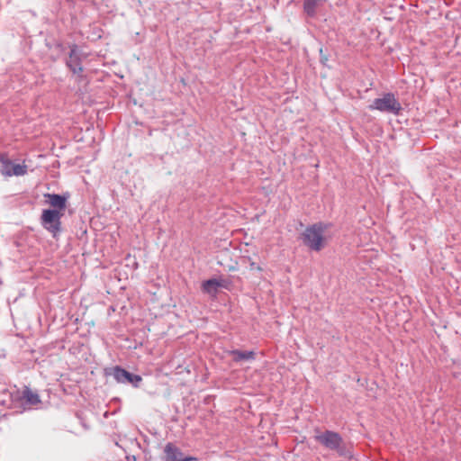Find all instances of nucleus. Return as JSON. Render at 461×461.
Segmentation results:
<instances>
[{
  "label": "nucleus",
  "mask_w": 461,
  "mask_h": 461,
  "mask_svg": "<svg viewBox=\"0 0 461 461\" xmlns=\"http://www.w3.org/2000/svg\"><path fill=\"white\" fill-rule=\"evenodd\" d=\"M314 438L324 447L335 451L341 457L351 459L354 456L352 444L346 442L338 432L325 430L317 433Z\"/></svg>",
  "instance_id": "obj_1"
},
{
  "label": "nucleus",
  "mask_w": 461,
  "mask_h": 461,
  "mask_svg": "<svg viewBox=\"0 0 461 461\" xmlns=\"http://www.w3.org/2000/svg\"><path fill=\"white\" fill-rule=\"evenodd\" d=\"M327 226L321 222L315 223L305 229L303 233L304 245L314 251H320L325 246L324 232Z\"/></svg>",
  "instance_id": "obj_2"
},
{
  "label": "nucleus",
  "mask_w": 461,
  "mask_h": 461,
  "mask_svg": "<svg viewBox=\"0 0 461 461\" xmlns=\"http://www.w3.org/2000/svg\"><path fill=\"white\" fill-rule=\"evenodd\" d=\"M63 215L64 213L56 212V210L43 209L40 216V223L53 238H57L62 231L61 218Z\"/></svg>",
  "instance_id": "obj_3"
},
{
  "label": "nucleus",
  "mask_w": 461,
  "mask_h": 461,
  "mask_svg": "<svg viewBox=\"0 0 461 461\" xmlns=\"http://www.w3.org/2000/svg\"><path fill=\"white\" fill-rule=\"evenodd\" d=\"M369 109L397 115L399 114L402 106L393 94L387 93L381 98L375 99L372 104L369 105Z\"/></svg>",
  "instance_id": "obj_4"
},
{
  "label": "nucleus",
  "mask_w": 461,
  "mask_h": 461,
  "mask_svg": "<svg viewBox=\"0 0 461 461\" xmlns=\"http://www.w3.org/2000/svg\"><path fill=\"white\" fill-rule=\"evenodd\" d=\"M113 376L118 383L131 384L134 387H138L141 381L140 375H133L120 366H115L113 369Z\"/></svg>",
  "instance_id": "obj_5"
},
{
  "label": "nucleus",
  "mask_w": 461,
  "mask_h": 461,
  "mask_svg": "<svg viewBox=\"0 0 461 461\" xmlns=\"http://www.w3.org/2000/svg\"><path fill=\"white\" fill-rule=\"evenodd\" d=\"M45 203L50 206V210H56L65 214L67 208L68 196L58 194H44Z\"/></svg>",
  "instance_id": "obj_6"
},
{
  "label": "nucleus",
  "mask_w": 461,
  "mask_h": 461,
  "mask_svg": "<svg viewBox=\"0 0 461 461\" xmlns=\"http://www.w3.org/2000/svg\"><path fill=\"white\" fill-rule=\"evenodd\" d=\"M67 66L74 74H79L83 71L81 66V60L77 52V46H73L70 50L68 59L67 60Z\"/></svg>",
  "instance_id": "obj_7"
},
{
  "label": "nucleus",
  "mask_w": 461,
  "mask_h": 461,
  "mask_svg": "<svg viewBox=\"0 0 461 461\" xmlns=\"http://www.w3.org/2000/svg\"><path fill=\"white\" fill-rule=\"evenodd\" d=\"M164 454L166 461H179L183 455L181 450L172 443L165 446Z\"/></svg>",
  "instance_id": "obj_8"
},
{
  "label": "nucleus",
  "mask_w": 461,
  "mask_h": 461,
  "mask_svg": "<svg viewBox=\"0 0 461 461\" xmlns=\"http://www.w3.org/2000/svg\"><path fill=\"white\" fill-rule=\"evenodd\" d=\"M218 289H219L218 279H215V278L209 279V280L204 281L202 284V290L204 293H206L212 296H215L217 294Z\"/></svg>",
  "instance_id": "obj_9"
},
{
  "label": "nucleus",
  "mask_w": 461,
  "mask_h": 461,
  "mask_svg": "<svg viewBox=\"0 0 461 461\" xmlns=\"http://www.w3.org/2000/svg\"><path fill=\"white\" fill-rule=\"evenodd\" d=\"M235 362L242 360H252L255 358L254 351L231 350L229 353Z\"/></svg>",
  "instance_id": "obj_10"
},
{
  "label": "nucleus",
  "mask_w": 461,
  "mask_h": 461,
  "mask_svg": "<svg viewBox=\"0 0 461 461\" xmlns=\"http://www.w3.org/2000/svg\"><path fill=\"white\" fill-rule=\"evenodd\" d=\"M23 397L25 401V403L30 405H37L41 403L40 396L37 393L32 391L30 388L26 387L23 393Z\"/></svg>",
  "instance_id": "obj_11"
},
{
  "label": "nucleus",
  "mask_w": 461,
  "mask_h": 461,
  "mask_svg": "<svg viewBox=\"0 0 461 461\" xmlns=\"http://www.w3.org/2000/svg\"><path fill=\"white\" fill-rule=\"evenodd\" d=\"M321 3V0H304L303 2V11L304 13L310 16L313 17L316 14V9Z\"/></svg>",
  "instance_id": "obj_12"
},
{
  "label": "nucleus",
  "mask_w": 461,
  "mask_h": 461,
  "mask_svg": "<svg viewBox=\"0 0 461 461\" xmlns=\"http://www.w3.org/2000/svg\"><path fill=\"white\" fill-rule=\"evenodd\" d=\"M0 163L2 164L0 172L3 176H11L13 163L5 155H0Z\"/></svg>",
  "instance_id": "obj_13"
},
{
  "label": "nucleus",
  "mask_w": 461,
  "mask_h": 461,
  "mask_svg": "<svg viewBox=\"0 0 461 461\" xmlns=\"http://www.w3.org/2000/svg\"><path fill=\"white\" fill-rule=\"evenodd\" d=\"M13 169H12V172H11V176H24L27 174V166L23 164H16V165H14L13 164Z\"/></svg>",
  "instance_id": "obj_14"
},
{
  "label": "nucleus",
  "mask_w": 461,
  "mask_h": 461,
  "mask_svg": "<svg viewBox=\"0 0 461 461\" xmlns=\"http://www.w3.org/2000/svg\"><path fill=\"white\" fill-rule=\"evenodd\" d=\"M218 284H219V288L220 287L228 288L230 282L225 279H218Z\"/></svg>",
  "instance_id": "obj_15"
},
{
  "label": "nucleus",
  "mask_w": 461,
  "mask_h": 461,
  "mask_svg": "<svg viewBox=\"0 0 461 461\" xmlns=\"http://www.w3.org/2000/svg\"><path fill=\"white\" fill-rule=\"evenodd\" d=\"M195 459L196 458H194V457L189 456V457L181 458L179 461H194Z\"/></svg>",
  "instance_id": "obj_16"
},
{
  "label": "nucleus",
  "mask_w": 461,
  "mask_h": 461,
  "mask_svg": "<svg viewBox=\"0 0 461 461\" xmlns=\"http://www.w3.org/2000/svg\"><path fill=\"white\" fill-rule=\"evenodd\" d=\"M68 2H73V0H68Z\"/></svg>",
  "instance_id": "obj_17"
}]
</instances>
